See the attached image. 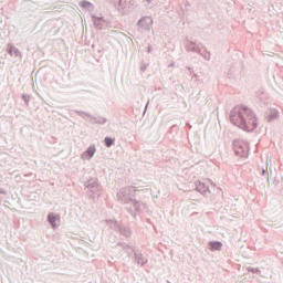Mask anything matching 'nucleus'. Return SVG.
<instances>
[{
	"mask_svg": "<svg viewBox=\"0 0 283 283\" xmlns=\"http://www.w3.org/2000/svg\"><path fill=\"white\" fill-rule=\"evenodd\" d=\"M231 122L245 132H253L258 127V118L245 106H237L232 111Z\"/></svg>",
	"mask_w": 283,
	"mask_h": 283,
	"instance_id": "obj_1",
	"label": "nucleus"
},
{
	"mask_svg": "<svg viewBox=\"0 0 283 283\" xmlns=\"http://www.w3.org/2000/svg\"><path fill=\"white\" fill-rule=\"evenodd\" d=\"M234 154H237L239 158H247L249 156V144L247 142H235Z\"/></svg>",
	"mask_w": 283,
	"mask_h": 283,
	"instance_id": "obj_2",
	"label": "nucleus"
},
{
	"mask_svg": "<svg viewBox=\"0 0 283 283\" xmlns=\"http://www.w3.org/2000/svg\"><path fill=\"white\" fill-rule=\"evenodd\" d=\"M49 222L52 224L53 228L59 227V222H61V219L54 214H49Z\"/></svg>",
	"mask_w": 283,
	"mask_h": 283,
	"instance_id": "obj_3",
	"label": "nucleus"
},
{
	"mask_svg": "<svg viewBox=\"0 0 283 283\" xmlns=\"http://www.w3.org/2000/svg\"><path fill=\"white\" fill-rule=\"evenodd\" d=\"M210 249H211V251H220V249H222V243L221 242H211Z\"/></svg>",
	"mask_w": 283,
	"mask_h": 283,
	"instance_id": "obj_4",
	"label": "nucleus"
},
{
	"mask_svg": "<svg viewBox=\"0 0 283 283\" xmlns=\"http://www.w3.org/2000/svg\"><path fill=\"white\" fill-rule=\"evenodd\" d=\"M94 154H96V148L94 147H90L86 153L84 154V156H88L90 158H92V156H94Z\"/></svg>",
	"mask_w": 283,
	"mask_h": 283,
	"instance_id": "obj_5",
	"label": "nucleus"
},
{
	"mask_svg": "<svg viewBox=\"0 0 283 283\" xmlns=\"http://www.w3.org/2000/svg\"><path fill=\"white\" fill-rule=\"evenodd\" d=\"M105 145H106V147H112L114 145V139L106 137Z\"/></svg>",
	"mask_w": 283,
	"mask_h": 283,
	"instance_id": "obj_6",
	"label": "nucleus"
},
{
	"mask_svg": "<svg viewBox=\"0 0 283 283\" xmlns=\"http://www.w3.org/2000/svg\"><path fill=\"white\" fill-rule=\"evenodd\" d=\"M82 6L85 7V2H82Z\"/></svg>",
	"mask_w": 283,
	"mask_h": 283,
	"instance_id": "obj_7",
	"label": "nucleus"
}]
</instances>
